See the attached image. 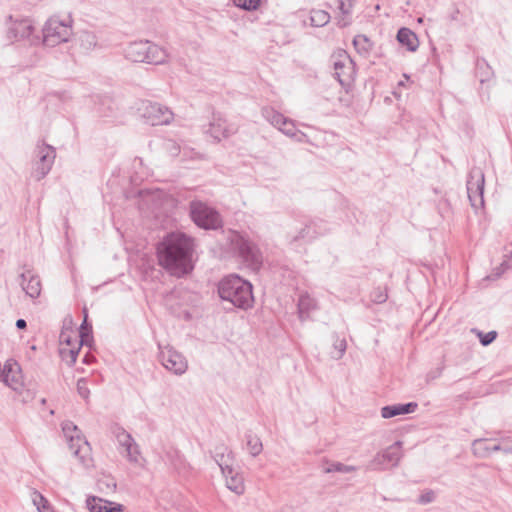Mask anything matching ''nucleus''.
Segmentation results:
<instances>
[{
    "label": "nucleus",
    "mask_w": 512,
    "mask_h": 512,
    "mask_svg": "<svg viewBox=\"0 0 512 512\" xmlns=\"http://www.w3.org/2000/svg\"><path fill=\"white\" fill-rule=\"evenodd\" d=\"M398 42L411 52H415L419 46L417 35L409 28L402 27L397 32Z\"/></svg>",
    "instance_id": "obj_22"
},
{
    "label": "nucleus",
    "mask_w": 512,
    "mask_h": 512,
    "mask_svg": "<svg viewBox=\"0 0 512 512\" xmlns=\"http://www.w3.org/2000/svg\"><path fill=\"white\" fill-rule=\"evenodd\" d=\"M85 318H87V316H85ZM91 333L92 326L87 322V319H84L79 331L80 345L87 344L89 337H91Z\"/></svg>",
    "instance_id": "obj_38"
},
{
    "label": "nucleus",
    "mask_w": 512,
    "mask_h": 512,
    "mask_svg": "<svg viewBox=\"0 0 512 512\" xmlns=\"http://www.w3.org/2000/svg\"><path fill=\"white\" fill-rule=\"evenodd\" d=\"M228 451H231L228 446H226L224 443H221L219 445H217L214 449V453L213 454H218V453H223V454H227Z\"/></svg>",
    "instance_id": "obj_47"
},
{
    "label": "nucleus",
    "mask_w": 512,
    "mask_h": 512,
    "mask_svg": "<svg viewBox=\"0 0 512 512\" xmlns=\"http://www.w3.org/2000/svg\"><path fill=\"white\" fill-rule=\"evenodd\" d=\"M353 46L360 55L366 56L372 49V42L366 35L359 34L354 37Z\"/></svg>",
    "instance_id": "obj_30"
},
{
    "label": "nucleus",
    "mask_w": 512,
    "mask_h": 512,
    "mask_svg": "<svg viewBox=\"0 0 512 512\" xmlns=\"http://www.w3.org/2000/svg\"><path fill=\"white\" fill-rule=\"evenodd\" d=\"M218 294L222 300L243 310L252 307L254 302L251 283L238 275L224 277L218 284Z\"/></svg>",
    "instance_id": "obj_2"
},
{
    "label": "nucleus",
    "mask_w": 512,
    "mask_h": 512,
    "mask_svg": "<svg viewBox=\"0 0 512 512\" xmlns=\"http://www.w3.org/2000/svg\"><path fill=\"white\" fill-rule=\"evenodd\" d=\"M388 298L386 290H383L382 288L378 287L373 290L371 293V300L374 303L381 304L384 303Z\"/></svg>",
    "instance_id": "obj_41"
},
{
    "label": "nucleus",
    "mask_w": 512,
    "mask_h": 512,
    "mask_svg": "<svg viewBox=\"0 0 512 512\" xmlns=\"http://www.w3.org/2000/svg\"><path fill=\"white\" fill-rule=\"evenodd\" d=\"M37 160L34 162L32 177L40 181L51 170L56 157L55 148L46 143L37 144L35 149Z\"/></svg>",
    "instance_id": "obj_9"
},
{
    "label": "nucleus",
    "mask_w": 512,
    "mask_h": 512,
    "mask_svg": "<svg viewBox=\"0 0 512 512\" xmlns=\"http://www.w3.org/2000/svg\"><path fill=\"white\" fill-rule=\"evenodd\" d=\"M418 404L415 402H409L405 404L387 405L381 409V416L385 419H389L398 415L413 413Z\"/></svg>",
    "instance_id": "obj_19"
},
{
    "label": "nucleus",
    "mask_w": 512,
    "mask_h": 512,
    "mask_svg": "<svg viewBox=\"0 0 512 512\" xmlns=\"http://www.w3.org/2000/svg\"><path fill=\"white\" fill-rule=\"evenodd\" d=\"M190 216L198 227L205 230H216L222 226L218 211L202 201L190 202Z\"/></svg>",
    "instance_id": "obj_6"
},
{
    "label": "nucleus",
    "mask_w": 512,
    "mask_h": 512,
    "mask_svg": "<svg viewBox=\"0 0 512 512\" xmlns=\"http://www.w3.org/2000/svg\"><path fill=\"white\" fill-rule=\"evenodd\" d=\"M77 391L83 399H88L90 395V390L87 386V380L85 378H81L78 380Z\"/></svg>",
    "instance_id": "obj_42"
},
{
    "label": "nucleus",
    "mask_w": 512,
    "mask_h": 512,
    "mask_svg": "<svg viewBox=\"0 0 512 512\" xmlns=\"http://www.w3.org/2000/svg\"><path fill=\"white\" fill-rule=\"evenodd\" d=\"M356 470L355 466L345 465L340 462H333L328 467L324 469L325 473L331 472H340V473H350Z\"/></svg>",
    "instance_id": "obj_37"
},
{
    "label": "nucleus",
    "mask_w": 512,
    "mask_h": 512,
    "mask_svg": "<svg viewBox=\"0 0 512 512\" xmlns=\"http://www.w3.org/2000/svg\"><path fill=\"white\" fill-rule=\"evenodd\" d=\"M479 336H480L481 344L483 346H487V345L491 344L496 339L497 332L496 331H490V332L485 333V334L480 333Z\"/></svg>",
    "instance_id": "obj_43"
},
{
    "label": "nucleus",
    "mask_w": 512,
    "mask_h": 512,
    "mask_svg": "<svg viewBox=\"0 0 512 512\" xmlns=\"http://www.w3.org/2000/svg\"><path fill=\"white\" fill-rule=\"evenodd\" d=\"M323 232L319 230V226L316 221H310L300 231L292 237V241L299 240H312Z\"/></svg>",
    "instance_id": "obj_25"
},
{
    "label": "nucleus",
    "mask_w": 512,
    "mask_h": 512,
    "mask_svg": "<svg viewBox=\"0 0 512 512\" xmlns=\"http://www.w3.org/2000/svg\"><path fill=\"white\" fill-rule=\"evenodd\" d=\"M158 358L161 364L175 375H183L188 369L187 359L171 346L161 347L159 345Z\"/></svg>",
    "instance_id": "obj_11"
},
{
    "label": "nucleus",
    "mask_w": 512,
    "mask_h": 512,
    "mask_svg": "<svg viewBox=\"0 0 512 512\" xmlns=\"http://www.w3.org/2000/svg\"><path fill=\"white\" fill-rule=\"evenodd\" d=\"M476 75L479 77V80L482 84L489 81L494 76V72L491 66L487 63L485 59L477 60Z\"/></svg>",
    "instance_id": "obj_29"
},
{
    "label": "nucleus",
    "mask_w": 512,
    "mask_h": 512,
    "mask_svg": "<svg viewBox=\"0 0 512 512\" xmlns=\"http://www.w3.org/2000/svg\"><path fill=\"white\" fill-rule=\"evenodd\" d=\"M355 1L356 0H335L336 7L342 14L341 18L338 20V25L340 27H346L350 25V15L352 13Z\"/></svg>",
    "instance_id": "obj_24"
},
{
    "label": "nucleus",
    "mask_w": 512,
    "mask_h": 512,
    "mask_svg": "<svg viewBox=\"0 0 512 512\" xmlns=\"http://www.w3.org/2000/svg\"><path fill=\"white\" fill-rule=\"evenodd\" d=\"M81 346L82 345L79 344L78 347L61 348L60 355L62 360L65 361L68 365L73 366L77 360Z\"/></svg>",
    "instance_id": "obj_34"
},
{
    "label": "nucleus",
    "mask_w": 512,
    "mask_h": 512,
    "mask_svg": "<svg viewBox=\"0 0 512 512\" xmlns=\"http://www.w3.org/2000/svg\"><path fill=\"white\" fill-rule=\"evenodd\" d=\"M163 149L170 155V156H178L179 153H180V146L179 144L172 140V139H167L163 142V145H162Z\"/></svg>",
    "instance_id": "obj_39"
},
{
    "label": "nucleus",
    "mask_w": 512,
    "mask_h": 512,
    "mask_svg": "<svg viewBox=\"0 0 512 512\" xmlns=\"http://www.w3.org/2000/svg\"><path fill=\"white\" fill-rule=\"evenodd\" d=\"M83 361H84L85 363H88L87 355L84 357Z\"/></svg>",
    "instance_id": "obj_52"
},
{
    "label": "nucleus",
    "mask_w": 512,
    "mask_h": 512,
    "mask_svg": "<svg viewBox=\"0 0 512 512\" xmlns=\"http://www.w3.org/2000/svg\"><path fill=\"white\" fill-rule=\"evenodd\" d=\"M73 20L71 16L60 19L58 16L50 17L42 29L43 45L47 47H55L61 43L69 41L73 34Z\"/></svg>",
    "instance_id": "obj_5"
},
{
    "label": "nucleus",
    "mask_w": 512,
    "mask_h": 512,
    "mask_svg": "<svg viewBox=\"0 0 512 512\" xmlns=\"http://www.w3.org/2000/svg\"><path fill=\"white\" fill-rule=\"evenodd\" d=\"M139 111L143 118L151 125H168L174 118L173 112L167 107L157 102L142 101Z\"/></svg>",
    "instance_id": "obj_8"
},
{
    "label": "nucleus",
    "mask_w": 512,
    "mask_h": 512,
    "mask_svg": "<svg viewBox=\"0 0 512 512\" xmlns=\"http://www.w3.org/2000/svg\"><path fill=\"white\" fill-rule=\"evenodd\" d=\"M333 68L335 78L344 86L348 85L355 74V64L346 51L341 50L333 55Z\"/></svg>",
    "instance_id": "obj_12"
},
{
    "label": "nucleus",
    "mask_w": 512,
    "mask_h": 512,
    "mask_svg": "<svg viewBox=\"0 0 512 512\" xmlns=\"http://www.w3.org/2000/svg\"><path fill=\"white\" fill-rule=\"evenodd\" d=\"M124 53L128 60L154 65L163 64L168 58L165 49L147 40L130 43Z\"/></svg>",
    "instance_id": "obj_4"
},
{
    "label": "nucleus",
    "mask_w": 512,
    "mask_h": 512,
    "mask_svg": "<svg viewBox=\"0 0 512 512\" xmlns=\"http://www.w3.org/2000/svg\"><path fill=\"white\" fill-rule=\"evenodd\" d=\"M245 438L249 453L253 457L258 456L263 450V444L260 438L257 435L252 434L251 432L246 433Z\"/></svg>",
    "instance_id": "obj_32"
},
{
    "label": "nucleus",
    "mask_w": 512,
    "mask_h": 512,
    "mask_svg": "<svg viewBox=\"0 0 512 512\" xmlns=\"http://www.w3.org/2000/svg\"><path fill=\"white\" fill-rule=\"evenodd\" d=\"M86 504L90 512H122L124 510L122 504L103 500L95 496L89 497Z\"/></svg>",
    "instance_id": "obj_18"
},
{
    "label": "nucleus",
    "mask_w": 512,
    "mask_h": 512,
    "mask_svg": "<svg viewBox=\"0 0 512 512\" xmlns=\"http://www.w3.org/2000/svg\"><path fill=\"white\" fill-rule=\"evenodd\" d=\"M330 14L324 10L313 9L310 12V24L313 27H323L330 21Z\"/></svg>",
    "instance_id": "obj_31"
},
{
    "label": "nucleus",
    "mask_w": 512,
    "mask_h": 512,
    "mask_svg": "<svg viewBox=\"0 0 512 512\" xmlns=\"http://www.w3.org/2000/svg\"><path fill=\"white\" fill-rule=\"evenodd\" d=\"M277 129L286 136L295 138L299 142H303L306 138V135L303 132L297 130L294 121L288 117L281 124L280 128Z\"/></svg>",
    "instance_id": "obj_26"
},
{
    "label": "nucleus",
    "mask_w": 512,
    "mask_h": 512,
    "mask_svg": "<svg viewBox=\"0 0 512 512\" xmlns=\"http://www.w3.org/2000/svg\"><path fill=\"white\" fill-rule=\"evenodd\" d=\"M41 403H42V404H45V403H46V399H44V398H43V399L41 400Z\"/></svg>",
    "instance_id": "obj_53"
},
{
    "label": "nucleus",
    "mask_w": 512,
    "mask_h": 512,
    "mask_svg": "<svg viewBox=\"0 0 512 512\" xmlns=\"http://www.w3.org/2000/svg\"><path fill=\"white\" fill-rule=\"evenodd\" d=\"M236 131L237 127L233 124H228L221 114H213L208 132L215 140L220 141L222 138H227L236 133Z\"/></svg>",
    "instance_id": "obj_14"
},
{
    "label": "nucleus",
    "mask_w": 512,
    "mask_h": 512,
    "mask_svg": "<svg viewBox=\"0 0 512 512\" xmlns=\"http://www.w3.org/2000/svg\"><path fill=\"white\" fill-rule=\"evenodd\" d=\"M402 445V441H396L395 443L381 451L388 468L396 467L399 464L401 458L403 457Z\"/></svg>",
    "instance_id": "obj_21"
},
{
    "label": "nucleus",
    "mask_w": 512,
    "mask_h": 512,
    "mask_svg": "<svg viewBox=\"0 0 512 512\" xmlns=\"http://www.w3.org/2000/svg\"><path fill=\"white\" fill-rule=\"evenodd\" d=\"M26 326H27V323H26V321H25L24 319H18V320L16 321V327H17L18 329H25V328H26Z\"/></svg>",
    "instance_id": "obj_48"
},
{
    "label": "nucleus",
    "mask_w": 512,
    "mask_h": 512,
    "mask_svg": "<svg viewBox=\"0 0 512 512\" xmlns=\"http://www.w3.org/2000/svg\"><path fill=\"white\" fill-rule=\"evenodd\" d=\"M261 114L275 128H280L281 124L287 119V117L271 107H263Z\"/></svg>",
    "instance_id": "obj_27"
},
{
    "label": "nucleus",
    "mask_w": 512,
    "mask_h": 512,
    "mask_svg": "<svg viewBox=\"0 0 512 512\" xmlns=\"http://www.w3.org/2000/svg\"><path fill=\"white\" fill-rule=\"evenodd\" d=\"M60 99L62 100H66V99H69L70 96L66 93V92H62V93H58Z\"/></svg>",
    "instance_id": "obj_49"
},
{
    "label": "nucleus",
    "mask_w": 512,
    "mask_h": 512,
    "mask_svg": "<svg viewBox=\"0 0 512 512\" xmlns=\"http://www.w3.org/2000/svg\"><path fill=\"white\" fill-rule=\"evenodd\" d=\"M112 487L115 489L116 488V483H112Z\"/></svg>",
    "instance_id": "obj_54"
},
{
    "label": "nucleus",
    "mask_w": 512,
    "mask_h": 512,
    "mask_svg": "<svg viewBox=\"0 0 512 512\" xmlns=\"http://www.w3.org/2000/svg\"><path fill=\"white\" fill-rule=\"evenodd\" d=\"M335 349L338 351L337 359L341 358L346 351V340L345 339H337L334 343Z\"/></svg>",
    "instance_id": "obj_45"
},
{
    "label": "nucleus",
    "mask_w": 512,
    "mask_h": 512,
    "mask_svg": "<svg viewBox=\"0 0 512 512\" xmlns=\"http://www.w3.org/2000/svg\"><path fill=\"white\" fill-rule=\"evenodd\" d=\"M31 497L33 504L39 512H46L50 510L51 507L49 501L40 492L34 490Z\"/></svg>",
    "instance_id": "obj_36"
},
{
    "label": "nucleus",
    "mask_w": 512,
    "mask_h": 512,
    "mask_svg": "<svg viewBox=\"0 0 512 512\" xmlns=\"http://www.w3.org/2000/svg\"><path fill=\"white\" fill-rule=\"evenodd\" d=\"M473 454L480 458L488 457L493 452L502 451L506 454L512 453V445H488L484 439H476L472 443Z\"/></svg>",
    "instance_id": "obj_16"
},
{
    "label": "nucleus",
    "mask_w": 512,
    "mask_h": 512,
    "mask_svg": "<svg viewBox=\"0 0 512 512\" xmlns=\"http://www.w3.org/2000/svg\"><path fill=\"white\" fill-rule=\"evenodd\" d=\"M116 438L118 443L125 449L129 461L137 463L139 451L132 436L124 429H119Z\"/></svg>",
    "instance_id": "obj_17"
},
{
    "label": "nucleus",
    "mask_w": 512,
    "mask_h": 512,
    "mask_svg": "<svg viewBox=\"0 0 512 512\" xmlns=\"http://www.w3.org/2000/svg\"><path fill=\"white\" fill-rule=\"evenodd\" d=\"M100 113H101L102 116H108V114L106 112H104V111H100Z\"/></svg>",
    "instance_id": "obj_51"
},
{
    "label": "nucleus",
    "mask_w": 512,
    "mask_h": 512,
    "mask_svg": "<svg viewBox=\"0 0 512 512\" xmlns=\"http://www.w3.org/2000/svg\"><path fill=\"white\" fill-rule=\"evenodd\" d=\"M386 469H388V466L382 452H378L366 466V470L370 471H381Z\"/></svg>",
    "instance_id": "obj_35"
},
{
    "label": "nucleus",
    "mask_w": 512,
    "mask_h": 512,
    "mask_svg": "<svg viewBox=\"0 0 512 512\" xmlns=\"http://www.w3.org/2000/svg\"><path fill=\"white\" fill-rule=\"evenodd\" d=\"M317 309L316 301L307 293L300 295L298 300V315L301 321L308 320L311 312Z\"/></svg>",
    "instance_id": "obj_23"
},
{
    "label": "nucleus",
    "mask_w": 512,
    "mask_h": 512,
    "mask_svg": "<svg viewBox=\"0 0 512 512\" xmlns=\"http://www.w3.org/2000/svg\"><path fill=\"white\" fill-rule=\"evenodd\" d=\"M260 0H234L235 6L247 10H256L259 6Z\"/></svg>",
    "instance_id": "obj_40"
},
{
    "label": "nucleus",
    "mask_w": 512,
    "mask_h": 512,
    "mask_svg": "<svg viewBox=\"0 0 512 512\" xmlns=\"http://www.w3.org/2000/svg\"><path fill=\"white\" fill-rule=\"evenodd\" d=\"M62 431L73 455L84 466H88L91 460L89 457L90 447L89 443L81 436V431L71 421H65L62 424Z\"/></svg>",
    "instance_id": "obj_7"
},
{
    "label": "nucleus",
    "mask_w": 512,
    "mask_h": 512,
    "mask_svg": "<svg viewBox=\"0 0 512 512\" xmlns=\"http://www.w3.org/2000/svg\"><path fill=\"white\" fill-rule=\"evenodd\" d=\"M62 339H63V342H66V343H67V345H69V346L71 345V341H70V339H69V338L64 339V338L62 337Z\"/></svg>",
    "instance_id": "obj_50"
},
{
    "label": "nucleus",
    "mask_w": 512,
    "mask_h": 512,
    "mask_svg": "<svg viewBox=\"0 0 512 512\" xmlns=\"http://www.w3.org/2000/svg\"><path fill=\"white\" fill-rule=\"evenodd\" d=\"M230 247L234 253L254 271L260 269L263 263V254L259 246L246 235L233 231L228 237Z\"/></svg>",
    "instance_id": "obj_3"
},
{
    "label": "nucleus",
    "mask_w": 512,
    "mask_h": 512,
    "mask_svg": "<svg viewBox=\"0 0 512 512\" xmlns=\"http://www.w3.org/2000/svg\"><path fill=\"white\" fill-rule=\"evenodd\" d=\"M443 369H444L443 366H439L436 369L429 371L426 375V381L430 382V381L435 380L438 377H440L443 372Z\"/></svg>",
    "instance_id": "obj_46"
},
{
    "label": "nucleus",
    "mask_w": 512,
    "mask_h": 512,
    "mask_svg": "<svg viewBox=\"0 0 512 512\" xmlns=\"http://www.w3.org/2000/svg\"><path fill=\"white\" fill-rule=\"evenodd\" d=\"M9 25L7 28V39L11 42L28 40L30 44L38 43L37 37H31L34 27L29 19L13 20L12 16L8 17Z\"/></svg>",
    "instance_id": "obj_13"
},
{
    "label": "nucleus",
    "mask_w": 512,
    "mask_h": 512,
    "mask_svg": "<svg viewBox=\"0 0 512 512\" xmlns=\"http://www.w3.org/2000/svg\"><path fill=\"white\" fill-rule=\"evenodd\" d=\"M213 458L220 467L221 473H231V467L233 466L234 462V454L232 451H228L227 454H213Z\"/></svg>",
    "instance_id": "obj_28"
},
{
    "label": "nucleus",
    "mask_w": 512,
    "mask_h": 512,
    "mask_svg": "<svg viewBox=\"0 0 512 512\" xmlns=\"http://www.w3.org/2000/svg\"><path fill=\"white\" fill-rule=\"evenodd\" d=\"M20 285L27 296L36 299L40 296L42 286L40 277L31 270H27L20 275Z\"/></svg>",
    "instance_id": "obj_15"
},
{
    "label": "nucleus",
    "mask_w": 512,
    "mask_h": 512,
    "mask_svg": "<svg viewBox=\"0 0 512 512\" xmlns=\"http://www.w3.org/2000/svg\"><path fill=\"white\" fill-rule=\"evenodd\" d=\"M79 40L80 46L86 51H90L98 45V38L92 31H83L80 34Z\"/></svg>",
    "instance_id": "obj_33"
},
{
    "label": "nucleus",
    "mask_w": 512,
    "mask_h": 512,
    "mask_svg": "<svg viewBox=\"0 0 512 512\" xmlns=\"http://www.w3.org/2000/svg\"><path fill=\"white\" fill-rule=\"evenodd\" d=\"M225 477L226 487L237 495H242L245 492L244 478L236 471L233 466L231 467V473H222Z\"/></svg>",
    "instance_id": "obj_20"
},
{
    "label": "nucleus",
    "mask_w": 512,
    "mask_h": 512,
    "mask_svg": "<svg viewBox=\"0 0 512 512\" xmlns=\"http://www.w3.org/2000/svg\"><path fill=\"white\" fill-rule=\"evenodd\" d=\"M435 500V493L432 490H427L422 493L418 499L420 504H428Z\"/></svg>",
    "instance_id": "obj_44"
},
{
    "label": "nucleus",
    "mask_w": 512,
    "mask_h": 512,
    "mask_svg": "<svg viewBox=\"0 0 512 512\" xmlns=\"http://www.w3.org/2000/svg\"><path fill=\"white\" fill-rule=\"evenodd\" d=\"M484 185L485 177L481 168L472 167L467 179V194L471 205L475 208H481L484 205Z\"/></svg>",
    "instance_id": "obj_10"
},
{
    "label": "nucleus",
    "mask_w": 512,
    "mask_h": 512,
    "mask_svg": "<svg viewBox=\"0 0 512 512\" xmlns=\"http://www.w3.org/2000/svg\"><path fill=\"white\" fill-rule=\"evenodd\" d=\"M194 239L182 232H172L166 235L157 246V256L160 266L172 276L183 277L193 268Z\"/></svg>",
    "instance_id": "obj_1"
}]
</instances>
